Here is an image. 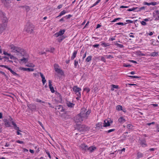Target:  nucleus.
<instances>
[{
	"instance_id": "obj_1",
	"label": "nucleus",
	"mask_w": 159,
	"mask_h": 159,
	"mask_svg": "<svg viewBox=\"0 0 159 159\" xmlns=\"http://www.w3.org/2000/svg\"><path fill=\"white\" fill-rule=\"evenodd\" d=\"M9 48L12 50V52L17 54H20L23 56H24L25 54V52L23 49L15 46L13 44L10 45Z\"/></svg>"
},
{
	"instance_id": "obj_2",
	"label": "nucleus",
	"mask_w": 159,
	"mask_h": 159,
	"mask_svg": "<svg viewBox=\"0 0 159 159\" xmlns=\"http://www.w3.org/2000/svg\"><path fill=\"white\" fill-rule=\"evenodd\" d=\"M91 112L90 110H87L86 108L83 107L81 109L80 114L85 120L88 118Z\"/></svg>"
},
{
	"instance_id": "obj_3",
	"label": "nucleus",
	"mask_w": 159,
	"mask_h": 159,
	"mask_svg": "<svg viewBox=\"0 0 159 159\" xmlns=\"http://www.w3.org/2000/svg\"><path fill=\"white\" fill-rule=\"evenodd\" d=\"M34 30V27L30 23H28L25 25L24 29L25 31L29 34L32 33Z\"/></svg>"
},
{
	"instance_id": "obj_4",
	"label": "nucleus",
	"mask_w": 159,
	"mask_h": 159,
	"mask_svg": "<svg viewBox=\"0 0 159 159\" xmlns=\"http://www.w3.org/2000/svg\"><path fill=\"white\" fill-rule=\"evenodd\" d=\"M0 17L1 18L2 24L7 26L8 22V19L6 16V14L5 13L2 11L0 12Z\"/></svg>"
},
{
	"instance_id": "obj_5",
	"label": "nucleus",
	"mask_w": 159,
	"mask_h": 159,
	"mask_svg": "<svg viewBox=\"0 0 159 159\" xmlns=\"http://www.w3.org/2000/svg\"><path fill=\"white\" fill-rule=\"evenodd\" d=\"M77 129L80 132H85L89 130V128L84 125H77Z\"/></svg>"
},
{
	"instance_id": "obj_6",
	"label": "nucleus",
	"mask_w": 159,
	"mask_h": 159,
	"mask_svg": "<svg viewBox=\"0 0 159 159\" xmlns=\"http://www.w3.org/2000/svg\"><path fill=\"white\" fill-rule=\"evenodd\" d=\"M84 120V118L80 115V113L74 117V120L75 122L77 123L81 122Z\"/></svg>"
},
{
	"instance_id": "obj_7",
	"label": "nucleus",
	"mask_w": 159,
	"mask_h": 159,
	"mask_svg": "<svg viewBox=\"0 0 159 159\" xmlns=\"http://www.w3.org/2000/svg\"><path fill=\"white\" fill-rule=\"evenodd\" d=\"M7 26L2 24H0V34L2 33L3 31L6 29Z\"/></svg>"
},
{
	"instance_id": "obj_8",
	"label": "nucleus",
	"mask_w": 159,
	"mask_h": 159,
	"mask_svg": "<svg viewBox=\"0 0 159 159\" xmlns=\"http://www.w3.org/2000/svg\"><path fill=\"white\" fill-rule=\"evenodd\" d=\"M48 86L50 89V91L52 93L54 92L55 91L53 87L52 86V81L50 80H48Z\"/></svg>"
},
{
	"instance_id": "obj_9",
	"label": "nucleus",
	"mask_w": 159,
	"mask_h": 159,
	"mask_svg": "<svg viewBox=\"0 0 159 159\" xmlns=\"http://www.w3.org/2000/svg\"><path fill=\"white\" fill-rule=\"evenodd\" d=\"M19 69L21 70L27 71H33L34 70V69L33 68H26L24 67H20Z\"/></svg>"
},
{
	"instance_id": "obj_10",
	"label": "nucleus",
	"mask_w": 159,
	"mask_h": 159,
	"mask_svg": "<svg viewBox=\"0 0 159 159\" xmlns=\"http://www.w3.org/2000/svg\"><path fill=\"white\" fill-rule=\"evenodd\" d=\"M80 148H82V149L85 150V151H88V147L86 145L84 144H82L80 146Z\"/></svg>"
},
{
	"instance_id": "obj_11",
	"label": "nucleus",
	"mask_w": 159,
	"mask_h": 159,
	"mask_svg": "<svg viewBox=\"0 0 159 159\" xmlns=\"http://www.w3.org/2000/svg\"><path fill=\"white\" fill-rule=\"evenodd\" d=\"M110 122L109 121V120H104V125L103 126L104 127H106L110 126Z\"/></svg>"
},
{
	"instance_id": "obj_12",
	"label": "nucleus",
	"mask_w": 159,
	"mask_h": 159,
	"mask_svg": "<svg viewBox=\"0 0 159 159\" xmlns=\"http://www.w3.org/2000/svg\"><path fill=\"white\" fill-rule=\"evenodd\" d=\"M39 74L41 78L42 79V81L43 85H44V84L46 82V80L45 79V77L43 75V74L41 72H39Z\"/></svg>"
},
{
	"instance_id": "obj_13",
	"label": "nucleus",
	"mask_w": 159,
	"mask_h": 159,
	"mask_svg": "<svg viewBox=\"0 0 159 159\" xmlns=\"http://www.w3.org/2000/svg\"><path fill=\"white\" fill-rule=\"evenodd\" d=\"M73 90L75 93H77L78 92L81 91V89L80 88L77 87V86H74L73 87Z\"/></svg>"
},
{
	"instance_id": "obj_14",
	"label": "nucleus",
	"mask_w": 159,
	"mask_h": 159,
	"mask_svg": "<svg viewBox=\"0 0 159 159\" xmlns=\"http://www.w3.org/2000/svg\"><path fill=\"white\" fill-rule=\"evenodd\" d=\"M96 149V148L95 147L91 146L90 147H88V151H89L90 152H93Z\"/></svg>"
},
{
	"instance_id": "obj_15",
	"label": "nucleus",
	"mask_w": 159,
	"mask_h": 159,
	"mask_svg": "<svg viewBox=\"0 0 159 159\" xmlns=\"http://www.w3.org/2000/svg\"><path fill=\"white\" fill-rule=\"evenodd\" d=\"M55 71L58 74H60V75H62L63 74V72L62 70L60 68H57L56 70Z\"/></svg>"
},
{
	"instance_id": "obj_16",
	"label": "nucleus",
	"mask_w": 159,
	"mask_h": 159,
	"mask_svg": "<svg viewBox=\"0 0 159 159\" xmlns=\"http://www.w3.org/2000/svg\"><path fill=\"white\" fill-rule=\"evenodd\" d=\"M20 62L23 63H26L28 61V59L27 58L23 57L22 59H20Z\"/></svg>"
},
{
	"instance_id": "obj_17",
	"label": "nucleus",
	"mask_w": 159,
	"mask_h": 159,
	"mask_svg": "<svg viewBox=\"0 0 159 159\" xmlns=\"http://www.w3.org/2000/svg\"><path fill=\"white\" fill-rule=\"evenodd\" d=\"M66 104L67 106L69 107H73L75 105V104L71 103L70 102H66Z\"/></svg>"
},
{
	"instance_id": "obj_18",
	"label": "nucleus",
	"mask_w": 159,
	"mask_h": 159,
	"mask_svg": "<svg viewBox=\"0 0 159 159\" xmlns=\"http://www.w3.org/2000/svg\"><path fill=\"white\" fill-rule=\"evenodd\" d=\"M77 53V51H75L73 53L72 55V57H71V60H73L74 59L75 57H76V54Z\"/></svg>"
},
{
	"instance_id": "obj_19",
	"label": "nucleus",
	"mask_w": 159,
	"mask_h": 159,
	"mask_svg": "<svg viewBox=\"0 0 159 159\" xmlns=\"http://www.w3.org/2000/svg\"><path fill=\"white\" fill-rule=\"evenodd\" d=\"M143 156V154L142 153L138 152L137 153V158L138 159L142 158Z\"/></svg>"
},
{
	"instance_id": "obj_20",
	"label": "nucleus",
	"mask_w": 159,
	"mask_h": 159,
	"mask_svg": "<svg viewBox=\"0 0 159 159\" xmlns=\"http://www.w3.org/2000/svg\"><path fill=\"white\" fill-rule=\"evenodd\" d=\"M118 121L119 122L122 123L125 122L126 120L123 117H121L118 119Z\"/></svg>"
},
{
	"instance_id": "obj_21",
	"label": "nucleus",
	"mask_w": 159,
	"mask_h": 159,
	"mask_svg": "<svg viewBox=\"0 0 159 159\" xmlns=\"http://www.w3.org/2000/svg\"><path fill=\"white\" fill-rule=\"evenodd\" d=\"M65 38V37L64 36H61L58 38V41L59 42H61Z\"/></svg>"
},
{
	"instance_id": "obj_22",
	"label": "nucleus",
	"mask_w": 159,
	"mask_h": 159,
	"mask_svg": "<svg viewBox=\"0 0 159 159\" xmlns=\"http://www.w3.org/2000/svg\"><path fill=\"white\" fill-rule=\"evenodd\" d=\"M9 70L11 72V73L14 75H16L17 76H19V75L17 74L16 72H15L14 71L12 70L11 69H9Z\"/></svg>"
},
{
	"instance_id": "obj_23",
	"label": "nucleus",
	"mask_w": 159,
	"mask_h": 159,
	"mask_svg": "<svg viewBox=\"0 0 159 159\" xmlns=\"http://www.w3.org/2000/svg\"><path fill=\"white\" fill-rule=\"evenodd\" d=\"M111 86H112V88H111V90L112 91H114V89H118L119 86L117 85H115L114 84H112Z\"/></svg>"
},
{
	"instance_id": "obj_24",
	"label": "nucleus",
	"mask_w": 159,
	"mask_h": 159,
	"mask_svg": "<svg viewBox=\"0 0 159 159\" xmlns=\"http://www.w3.org/2000/svg\"><path fill=\"white\" fill-rule=\"evenodd\" d=\"M103 127L102 125V122H99L96 125V127L102 128V127Z\"/></svg>"
},
{
	"instance_id": "obj_25",
	"label": "nucleus",
	"mask_w": 159,
	"mask_h": 159,
	"mask_svg": "<svg viewBox=\"0 0 159 159\" xmlns=\"http://www.w3.org/2000/svg\"><path fill=\"white\" fill-rule=\"evenodd\" d=\"M66 13V11H65V10H63V11H61L60 12L59 15L57 17V18L59 16H61L64 15Z\"/></svg>"
},
{
	"instance_id": "obj_26",
	"label": "nucleus",
	"mask_w": 159,
	"mask_h": 159,
	"mask_svg": "<svg viewBox=\"0 0 159 159\" xmlns=\"http://www.w3.org/2000/svg\"><path fill=\"white\" fill-rule=\"evenodd\" d=\"M74 66L75 68H77V67H79V66L78 65V61L75 60L74 61Z\"/></svg>"
},
{
	"instance_id": "obj_27",
	"label": "nucleus",
	"mask_w": 159,
	"mask_h": 159,
	"mask_svg": "<svg viewBox=\"0 0 159 159\" xmlns=\"http://www.w3.org/2000/svg\"><path fill=\"white\" fill-rule=\"evenodd\" d=\"M23 7L25 8L26 10V11L28 12L30 10V8L29 6H23Z\"/></svg>"
},
{
	"instance_id": "obj_28",
	"label": "nucleus",
	"mask_w": 159,
	"mask_h": 159,
	"mask_svg": "<svg viewBox=\"0 0 159 159\" xmlns=\"http://www.w3.org/2000/svg\"><path fill=\"white\" fill-rule=\"evenodd\" d=\"M122 106L119 105H117L116 107V110L118 111L122 110Z\"/></svg>"
},
{
	"instance_id": "obj_29",
	"label": "nucleus",
	"mask_w": 159,
	"mask_h": 159,
	"mask_svg": "<svg viewBox=\"0 0 159 159\" xmlns=\"http://www.w3.org/2000/svg\"><path fill=\"white\" fill-rule=\"evenodd\" d=\"M92 58V56H89L86 59V61L87 62H89L90 61Z\"/></svg>"
},
{
	"instance_id": "obj_30",
	"label": "nucleus",
	"mask_w": 159,
	"mask_h": 159,
	"mask_svg": "<svg viewBox=\"0 0 159 159\" xmlns=\"http://www.w3.org/2000/svg\"><path fill=\"white\" fill-rule=\"evenodd\" d=\"M128 76L132 79L134 78H140V77L137 76L129 75Z\"/></svg>"
},
{
	"instance_id": "obj_31",
	"label": "nucleus",
	"mask_w": 159,
	"mask_h": 159,
	"mask_svg": "<svg viewBox=\"0 0 159 159\" xmlns=\"http://www.w3.org/2000/svg\"><path fill=\"white\" fill-rule=\"evenodd\" d=\"M5 125L6 126L9 127L10 126V123L8 120H6L5 121Z\"/></svg>"
},
{
	"instance_id": "obj_32",
	"label": "nucleus",
	"mask_w": 159,
	"mask_h": 159,
	"mask_svg": "<svg viewBox=\"0 0 159 159\" xmlns=\"http://www.w3.org/2000/svg\"><path fill=\"white\" fill-rule=\"evenodd\" d=\"M65 32V30H60V31H59L58 32V33H59V34H60V35L61 36L64 34Z\"/></svg>"
},
{
	"instance_id": "obj_33",
	"label": "nucleus",
	"mask_w": 159,
	"mask_h": 159,
	"mask_svg": "<svg viewBox=\"0 0 159 159\" xmlns=\"http://www.w3.org/2000/svg\"><path fill=\"white\" fill-rule=\"evenodd\" d=\"M158 55V53L157 52H154L152 53L151 54V56L152 57H155L157 56Z\"/></svg>"
},
{
	"instance_id": "obj_34",
	"label": "nucleus",
	"mask_w": 159,
	"mask_h": 159,
	"mask_svg": "<svg viewBox=\"0 0 159 159\" xmlns=\"http://www.w3.org/2000/svg\"><path fill=\"white\" fill-rule=\"evenodd\" d=\"M137 8H138V7H133L131 9H129L127 10V11H134L135 10L137 9Z\"/></svg>"
},
{
	"instance_id": "obj_35",
	"label": "nucleus",
	"mask_w": 159,
	"mask_h": 159,
	"mask_svg": "<svg viewBox=\"0 0 159 159\" xmlns=\"http://www.w3.org/2000/svg\"><path fill=\"white\" fill-rule=\"evenodd\" d=\"M137 55L139 56H146V54H144L143 53H142L141 52H138Z\"/></svg>"
},
{
	"instance_id": "obj_36",
	"label": "nucleus",
	"mask_w": 159,
	"mask_h": 159,
	"mask_svg": "<svg viewBox=\"0 0 159 159\" xmlns=\"http://www.w3.org/2000/svg\"><path fill=\"white\" fill-rule=\"evenodd\" d=\"M90 89L87 87H86L84 89V90L87 93H88L90 91Z\"/></svg>"
},
{
	"instance_id": "obj_37",
	"label": "nucleus",
	"mask_w": 159,
	"mask_h": 159,
	"mask_svg": "<svg viewBox=\"0 0 159 159\" xmlns=\"http://www.w3.org/2000/svg\"><path fill=\"white\" fill-rule=\"evenodd\" d=\"M133 126L131 124H129L127 125V128H128L129 129H130L132 128Z\"/></svg>"
},
{
	"instance_id": "obj_38",
	"label": "nucleus",
	"mask_w": 159,
	"mask_h": 159,
	"mask_svg": "<svg viewBox=\"0 0 159 159\" xmlns=\"http://www.w3.org/2000/svg\"><path fill=\"white\" fill-rule=\"evenodd\" d=\"M102 45H103L105 47H106L109 46L108 43H103L101 44Z\"/></svg>"
},
{
	"instance_id": "obj_39",
	"label": "nucleus",
	"mask_w": 159,
	"mask_h": 159,
	"mask_svg": "<svg viewBox=\"0 0 159 159\" xmlns=\"http://www.w3.org/2000/svg\"><path fill=\"white\" fill-rule=\"evenodd\" d=\"M36 101L37 102H42L43 103H45V102L44 101H42L41 100L37 98L36 99Z\"/></svg>"
},
{
	"instance_id": "obj_40",
	"label": "nucleus",
	"mask_w": 159,
	"mask_h": 159,
	"mask_svg": "<svg viewBox=\"0 0 159 159\" xmlns=\"http://www.w3.org/2000/svg\"><path fill=\"white\" fill-rule=\"evenodd\" d=\"M126 23H125V24H126ZM125 25V24H124L123 23H122V22H118V23H116L115 24V25L116 26V25Z\"/></svg>"
},
{
	"instance_id": "obj_41",
	"label": "nucleus",
	"mask_w": 159,
	"mask_h": 159,
	"mask_svg": "<svg viewBox=\"0 0 159 159\" xmlns=\"http://www.w3.org/2000/svg\"><path fill=\"white\" fill-rule=\"evenodd\" d=\"M101 0H98V1L96 2L91 7H93L94 6H96L97 5L98 3L100 2Z\"/></svg>"
},
{
	"instance_id": "obj_42",
	"label": "nucleus",
	"mask_w": 159,
	"mask_h": 159,
	"mask_svg": "<svg viewBox=\"0 0 159 159\" xmlns=\"http://www.w3.org/2000/svg\"><path fill=\"white\" fill-rule=\"evenodd\" d=\"M8 56L10 57L11 59L13 60H15V57L13 55H11L10 54V55H9Z\"/></svg>"
},
{
	"instance_id": "obj_43",
	"label": "nucleus",
	"mask_w": 159,
	"mask_h": 159,
	"mask_svg": "<svg viewBox=\"0 0 159 159\" xmlns=\"http://www.w3.org/2000/svg\"><path fill=\"white\" fill-rule=\"evenodd\" d=\"M144 8H145V7H140V8H138V9L139 10H137V11H140L141 10H143Z\"/></svg>"
},
{
	"instance_id": "obj_44",
	"label": "nucleus",
	"mask_w": 159,
	"mask_h": 159,
	"mask_svg": "<svg viewBox=\"0 0 159 159\" xmlns=\"http://www.w3.org/2000/svg\"><path fill=\"white\" fill-rule=\"evenodd\" d=\"M116 45L117 46H118V47H120V48H123L124 47L123 45L121 44H120L119 43H117L116 44Z\"/></svg>"
},
{
	"instance_id": "obj_45",
	"label": "nucleus",
	"mask_w": 159,
	"mask_h": 159,
	"mask_svg": "<svg viewBox=\"0 0 159 159\" xmlns=\"http://www.w3.org/2000/svg\"><path fill=\"white\" fill-rule=\"evenodd\" d=\"M141 24L143 25H146V23L144 21H143L141 22Z\"/></svg>"
},
{
	"instance_id": "obj_46",
	"label": "nucleus",
	"mask_w": 159,
	"mask_h": 159,
	"mask_svg": "<svg viewBox=\"0 0 159 159\" xmlns=\"http://www.w3.org/2000/svg\"><path fill=\"white\" fill-rule=\"evenodd\" d=\"M72 16V15H68L66 16L65 17L66 19H68L70 18Z\"/></svg>"
},
{
	"instance_id": "obj_47",
	"label": "nucleus",
	"mask_w": 159,
	"mask_h": 159,
	"mask_svg": "<svg viewBox=\"0 0 159 159\" xmlns=\"http://www.w3.org/2000/svg\"><path fill=\"white\" fill-rule=\"evenodd\" d=\"M54 67L55 70L57 68H58L59 66L57 64H55L54 65Z\"/></svg>"
},
{
	"instance_id": "obj_48",
	"label": "nucleus",
	"mask_w": 159,
	"mask_h": 159,
	"mask_svg": "<svg viewBox=\"0 0 159 159\" xmlns=\"http://www.w3.org/2000/svg\"><path fill=\"white\" fill-rule=\"evenodd\" d=\"M0 73H1L2 75H3L5 76V77L6 78L7 77V75H6V74H5V73L4 72L0 70Z\"/></svg>"
},
{
	"instance_id": "obj_49",
	"label": "nucleus",
	"mask_w": 159,
	"mask_h": 159,
	"mask_svg": "<svg viewBox=\"0 0 159 159\" xmlns=\"http://www.w3.org/2000/svg\"><path fill=\"white\" fill-rule=\"evenodd\" d=\"M26 66L28 67H33L34 66V65L33 64H30L28 65H26Z\"/></svg>"
},
{
	"instance_id": "obj_50",
	"label": "nucleus",
	"mask_w": 159,
	"mask_h": 159,
	"mask_svg": "<svg viewBox=\"0 0 159 159\" xmlns=\"http://www.w3.org/2000/svg\"><path fill=\"white\" fill-rule=\"evenodd\" d=\"M145 142L144 140H143L141 142V144L143 146L144 145L146 146V144L145 143Z\"/></svg>"
},
{
	"instance_id": "obj_51",
	"label": "nucleus",
	"mask_w": 159,
	"mask_h": 159,
	"mask_svg": "<svg viewBox=\"0 0 159 159\" xmlns=\"http://www.w3.org/2000/svg\"><path fill=\"white\" fill-rule=\"evenodd\" d=\"M151 5H152L153 6L157 5V3L156 2H151Z\"/></svg>"
},
{
	"instance_id": "obj_52",
	"label": "nucleus",
	"mask_w": 159,
	"mask_h": 159,
	"mask_svg": "<svg viewBox=\"0 0 159 159\" xmlns=\"http://www.w3.org/2000/svg\"><path fill=\"white\" fill-rule=\"evenodd\" d=\"M16 142L17 143H20V144H22V143H24L23 141H20V140H17V141H16Z\"/></svg>"
},
{
	"instance_id": "obj_53",
	"label": "nucleus",
	"mask_w": 159,
	"mask_h": 159,
	"mask_svg": "<svg viewBox=\"0 0 159 159\" xmlns=\"http://www.w3.org/2000/svg\"><path fill=\"white\" fill-rule=\"evenodd\" d=\"M156 128H157V132H159V125L157 124L156 126Z\"/></svg>"
},
{
	"instance_id": "obj_54",
	"label": "nucleus",
	"mask_w": 159,
	"mask_h": 159,
	"mask_svg": "<svg viewBox=\"0 0 159 159\" xmlns=\"http://www.w3.org/2000/svg\"><path fill=\"white\" fill-rule=\"evenodd\" d=\"M126 21L128 23H133V21L130 20H126Z\"/></svg>"
},
{
	"instance_id": "obj_55",
	"label": "nucleus",
	"mask_w": 159,
	"mask_h": 159,
	"mask_svg": "<svg viewBox=\"0 0 159 159\" xmlns=\"http://www.w3.org/2000/svg\"><path fill=\"white\" fill-rule=\"evenodd\" d=\"M115 130V129H111L108 130L107 131V133H110L111 132H113V131H114Z\"/></svg>"
},
{
	"instance_id": "obj_56",
	"label": "nucleus",
	"mask_w": 159,
	"mask_h": 159,
	"mask_svg": "<svg viewBox=\"0 0 159 159\" xmlns=\"http://www.w3.org/2000/svg\"><path fill=\"white\" fill-rule=\"evenodd\" d=\"M56 37H58L59 36H61L59 34L58 32L56 33V34H55L54 35Z\"/></svg>"
},
{
	"instance_id": "obj_57",
	"label": "nucleus",
	"mask_w": 159,
	"mask_h": 159,
	"mask_svg": "<svg viewBox=\"0 0 159 159\" xmlns=\"http://www.w3.org/2000/svg\"><path fill=\"white\" fill-rule=\"evenodd\" d=\"M3 53L5 55H7L8 56L9 55H10V54L8 53L7 52H5V51L3 52Z\"/></svg>"
},
{
	"instance_id": "obj_58",
	"label": "nucleus",
	"mask_w": 159,
	"mask_h": 159,
	"mask_svg": "<svg viewBox=\"0 0 159 159\" xmlns=\"http://www.w3.org/2000/svg\"><path fill=\"white\" fill-rule=\"evenodd\" d=\"M38 123L39 124V125H40V126L43 129L44 128L43 126V124L42 123L39 121H38Z\"/></svg>"
},
{
	"instance_id": "obj_59",
	"label": "nucleus",
	"mask_w": 159,
	"mask_h": 159,
	"mask_svg": "<svg viewBox=\"0 0 159 159\" xmlns=\"http://www.w3.org/2000/svg\"><path fill=\"white\" fill-rule=\"evenodd\" d=\"M76 93L77 94V96L78 97H80L81 94H80V92H78L77 93Z\"/></svg>"
},
{
	"instance_id": "obj_60",
	"label": "nucleus",
	"mask_w": 159,
	"mask_h": 159,
	"mask_svg": "<svg viewBox=\"0 0 159 159\" xmlns=\"http://www.w3.org/2000/svg\"><path fill=\"white\" fill-rule=\"evenodd\" d=\"M12 124L13 125L15 128L17 126L16 125L13 121L12 122Z\"/></svg>"
},
{
	"instance_id": "obj_61",
	"label": "nucleus",
	"mask_w": 159,
	"mask_h": 159,
	"mask_svg": "<svg viewBox=\"0 0 159 159\" xmlns=\"http://www.w3.org/2000/svg\"><path fill=\"white\" fill-rule=\"evenodd\" d=\"M144 5H148V6L151 5V3H148V2H144Z\"/></svg>"
},
{
	"instance_id": "obj_62",
	"label": "nucleus",
	"mask_w": 159,
	"mask_h": 159,
	"mask_svg": "<svg viewBox=\"0 0 159 159\" xmlns=\"http://www.w3.org/2000/svg\"><path fill=\"white\" fill-rule=\"evenodd\" d=\"M155 124V122H151V123H148L147 124V125H151L152 124Z\"/></svg>"
},
{
	"instance_id": "obj_63",
	"label": "nucleus",
	"mask_w": 159,
	"mask_h": 159,
	"mask_svg": "<svg viewBox=\"0 0 159 159\" xmlns=\"http://www.w3.org/2000/svg\"><path fill=\"white\" fill-rule=\"evenodd\" d=\"M99 44H94L93 45V47L94 48H98L99 46Z\"/></svg>"
},
{
	"instance_id": "obj_64",
	"label": "nucleus",
	"mask_w": 159,
	"mask_h": 159,
	"mask_svg": "<svg viewBox=\"0 0 159 159\" xmlns=\"http://www.w3.org/2000/svg\"><path fill=\"white\" fill-rule=\"evenodd\" d=\"M46 153L48 155L49 157L50 158V159H51V156L50 154V153L49 152H46Z\"/></svg>"
}]
</instances>
